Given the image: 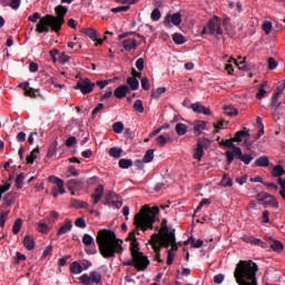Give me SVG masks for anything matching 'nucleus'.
Wrapping results in <instances>:
<instances>
[{"label": "nucleus", "mask_w": 285, "mask_h": 285, "mask_svg": "<svg viewBox=\"0 0 285 285\" xmlns=\"http://www.w3.org/2000/svg\"><path fill=\"white\" fill-rule=\"evenodd\" d=\"M99 253L105 259H111L124 253V240L117 238L111 229H100L96 236Z\"/></svg>", "instance_id": "obj_1"}, {"label": "nucleus", "mask_w": 285, "mask_h": 285, "mask_svg": "<svg viewBox=\"0 0 285 285\" xmlns=\"http://www.w3.org/2000/svg\"><path fill=\"white\" fill-rule=\"evenodd\" d=\"M56 16L46 14L40 19L36 26V32L43 35L48 32H60L66 23V14H68V7L59 4L55 8Z\"/></svg>", "instance_id": "obj_2"}, {"label": "nucleus", "mask_w": 285, "mask_h": 285, "mask_svg": "<svg viewBox=\"0 0 285 285\" xmlns=\"http://www.w3.org/2000/svg\"><path fill=\"white\" fill-rule=\"evenodd\" d=\"M159 215V207L154 206L149 207L148 205H145L141 210L135 215L134 217V225L136 228L129 233L128 239L130 242L137 240V236L139 235V229L146 233L148 228L153 230L155 226L153 224L157 222V216Z\"/></svg>", "instance_id": "obj_3"}, {"label": "nucleus", "mask_w": 285, "mask_h": 285, "mask_svg": "<svg viewBox=\"0 0 285 285\" xmlns=\"http://www.w3.org/2000/svg\"><path fill=\"white\" fill-rule=\"evenodd\" d=\"M257 271L259 267L253 261H239L234 277L238 285H257Z\"/></svg>", "instance_id": "obj_4"}, {"label": "nucleus", "mask_w": 285, "mask_h": 285, "mask_svg": "<svg viewBox=\"0 0 285 285\" xmlns=\"http://www.w3.org/2000/svg\"><path fill=\"white\" fill-rule=\"evenodd\" d=\"M225 157L227 159L228 166H230V164H233V161H235V159L243 161V164H245L246 166H248V164H250V161H253V156L249 154L242 153V148L236 149L235 154H233V151H230V150H227L225 153Z\"/></svg>", "instance_id": "obj_5"}, {"label": "nucleus", "mask_w": 285, "mask_h": 285, "mask_svg": "<svg viewBox=\"0 0 285 285\" xmlns=\"http://www.w3.org/2000/svg\"><path fill=\"white\" fill-rule=\"evenodd\" d=\"M82 285H104L100 272L91 271L89 274H82L79 277Z\"/></svg>", "instance_id": "obj_6"}, {"label": "nucleus", "mask_w": 285, "mask_h": 285, "mask_svg": "<svg viewBox=\"0 0 285 285\" xmlns=\"http://www.w3.org/2000/svg\"><path fill=\"white\" fill-rule=\"evenodd\" d=\"M131 257L134 258L135 268L137 271L144 272L148 268V266H150V259H148V256H145L141 252L131 255Z\"/></svg>", "instance_id": "obj_7"}, {"label": "nucleus", "mask_w": 285, "mask_h": 285, "mask_svg": "<svg viewBox=\"0 0 285 285\" xmlns=\"http://www.w3.org/2000/svg\"><path fill=\"white\" fill-rule=\"evenodd\" d=\"M158 243L163 248H171V253H177L178 246H177V238L175 237V233H171L169 236H164L163 238L158 239Z\"/></svg>", "instance_id": "obj_8"}, {"label": "nucleus", "mask_w": 285, "mask_h": 285, "mask_svg": "<svg viewBox=\"0 0 285 285\" xmlns=\"http://www.w3.org/2000/svg\"><path fill=\"white\" fill-rule=\"evenodd\" d=\"M73 88L75 90H80L82 95H90V92L95 90V82L90 81L88 78H83L80 79Z\"/></svg>", "instance_id": "obj_9"}, {"label": "nucleus", "mask_w": 285, "mask_h": 285, "mask_svg": "<svg viewBox=\"0 0 285 285\" xmlns=\"http://www.w3.org/2000/svg\"><path fill=\"white\" fill-rule=\"evenodd\" d=\"M48 181L51 184H55L56 186L52 188V196L55 198L59 197L60 195L66 194V188H63V179L57 177V176H49Z\"/></svg>", "instance_id": "obj_10"}, {"label": "nucleus", "mask_w": 285, "mask_h": 285, "mask_svg": "<svg viewBox=\"0 0 285 285\" xmlns=\"http://www.w3.org/2000/svg\"><path fill=\"white\" fill-rule=\"evenodd\" d=\"M157 233L153 234L149 240V244L155 253V262H158V264H164V259H161V244H159V240L157 239ZM159 244V245H157Z\"/></svg>", "instance_id": "obj_11"}, {"label": "nucleus", "mask_w": 285, "mask_h": 285, "mask_svg": "<svg viewBox=\"0 0 285 285\" xmlns=\"http://www.w3.org/2000/svg\"><path fill=\"white\" fill-rule=\"evenodd\" d=\"M165 28H173V26H181V14L179 12L168 13L164 19Z\"/></svg>", "instance_id": "obj_12"}, {"label": "nucleus", "mask_w": 285, "mask_h": 285, "mask_svg": "<svg viewBox=\"0 0 285 285\" xmlns=\"http://www.w3.org/2000/svg\"><path fill=\"white\" fill-rule=\"evenodd\" d=\"M175 235V229L168 227V220L163 219L161 228L159 229V234H157V239H164V237H168L170 234Z\"/></svg>", "instance_id": "obj_13"}, {"label": "nucleus", "mask_w": 285, "mask_h": 285, "mask_svg": "<svg viewBox=\"0 0 285 285\" xmlns=\"http://www.w3.org/2000/svg\"><path fill=\"white\" fill-rule=\"evenodd\" d=\"M243 242H245L246 244H253L254 246H261V248H268V244L264 243L259 238H255V236L252 235H244Z\"/></svg>", "instance_id": "obj_14"}, {"label": "nucleus", "mask_w": 285, "mask_h": 285, "mask_svg": "<svg viewBox=\"0 0 285 285\" xmlns=\"http://www.w3.org/2000/svg\"><path fill=\"white\" fill-rule=\"evenodd\" d=\"M190 108L194 112H197L198 115L210 116V108L205 107L204 105H202V102L191 104Z\"/></svg>", "instance_id": "obj_15"}, {"label": "nucleus", "mask_w": 285, "mask_h": 285, "mask_svg": "<svg viewBox=\"0 0 285 285\" xmlns=\"http://www.w3.org/2000/svg\"><path fill=\"white\" fill-rule=\"evenodd\" d=\"M128 92H130V87L121 85L115 89L114 95L117 99H125Z\"/></svg>", "instance_id": "obj_16"}, {"label": "nucleus", "mask_w": 285, "mask_h": 285, "mask_svg": "<svg viewBox=\"0 0 285 285\" xmlns=\"http://www.w3.org/2000/svg\"><path fill=\"white\" fill-rule=\"evenodd\" d=\"M67 187L69 190H81L83 188V180L81 179H69L67 181Z\"/></svg>", "instance_id": "obj_17"}, {"label": "nucleus", "mask_w": 285, "mask_h": 285, "mask_svg": "<svg viewBox=\"0 0 285 285\" xmlns=\"http://www.w3.org/2000/svg\"><path fill=\"white\" fill-rule=\"evenodd\" d=\"M72 230V220L66 219L65 224L59 228L57 233V237H61V235H66V233H70Z\"/></svg>", "instance_id": "obj_18"}, {"label": "nucleus", "mask_w": 285, "mask_h": 285, "mask_svg": "<svg viewBox=\"0 0 285 285\" xmlns=\"http://www.w3.org/2000/svg\"><path fill=\"white\" fill-rule=\"evenodd\" d=\"M91 197L94 199V205L97 206L104 197V185H98L95 189V194Z\"/></svg>", "instance_id": "obj_19"}, {"label": "nucleus", "mask_w": 285, "mask_h": 285, "mask_svg": "<svg viewBox=\"0 0 285 285\" xmlns=\"http://www.w3.org/2000/svg\"><path fill=\"white\" fill-rule=\"evenodd\" d=\"M217 28V23L215 22L214 19H210L208 22H207V26H205L203 28V32L202 35H215V29Z\"/></svg>", "instance_id": "obj_20"}, {"label": "nucleus", "mask_w": 285, "mask_h": 285, "mask_svg": "<svg viewBox=\"0 0 285 285\" xmlns=\"http://www.w3.org/2000/svg\"><path fill=\"white\" fill-rule=\"evenodd\" d=\"M206 121L204 120H196L194 122V132L196 135V137H199V135H202V130H206Z\"/></svg>", "instance_id": "obj_21"}, {"label": "nucleus", "mask_w": 285, "mask_h": 285, "mask_svg": "<svg viewBox=\"0 0 285 285\" xmlns=\"http://www.w3.org/2000/svg\"><path fill=\"white\" fill-rule=\"evenodd\" d=\"M122 48L125 50H137V40L135 38L125 39L122 41Z\"/></svg>", "instance_id": "obj_22"}, {"label": "nucleus", "mask_w": 285, "mask_h": 285, "mask_svg": "<svg viewBox=\"0 0 285 285\" xmlns=\"http://www.w3.org/2000/svg\"><path fill=\"white\" fill-rule=\"evenodd\" d=\"M22 244L27 250H35L36 243L32 236H24Z\"/></svg>", "instance_id": "obj_23"}, {"label": "nucleus", "mask_w": 285, "mask_h": 285, "mask_svg": "<svg viewBox=\"0 0 285 285\" xmlns=\"http://www.w3.org/2000/svg\"><path fill=\"white\" fill-rule=\"evenodd\" d=\"M80 32L89 37L91 41H97V38L99 37V32L92 28L81 29Z\"/></svg>", "instance_id": "obj_24"}, {"label": "nucleus", "mask_w": 285, "mask_h": 285, "mask_svg": "<svg viewBox=\"0 0 285 285\" xmlns=\"http://www.w3.org/2000/svg\"><path fill=\"white\" fill-rule=\"evenodd\" d=\"M255 164L259 168H268V166H271V159H268V156H262L256 159Z\"/></svg>", "instance_id": "obj_25"}, {"label": "nucleus", "mask_w": 285, "mask_h": 285, "mask_svg": "<svg viewBox=\"0 0 285 285\" xmlns=\"http://www.w3.org/2000/svg\"><path fill=\"white\" fill-rule=\"evenodd\" d=\"M203 157H204V144L198 142L197 148L194 151V159H198V161H202Z\"/></svg>", "instance_id": "obj_26"}, {"label": "nucleus", "mask_w": 285, "mask_h": 285, "mask_svg": "<svg viewBox=\"0 0 285 285\" xmlns=\"http://www.w3.org/2000/svg\"><path fill=\"white\" fill-rule=\"evenodd\" d=\"M246 128H244V130H239L235 134L233 141L235 142H242L244 137H250V134L248 131H245Z\"/></svg>", "instance_id": "obj_27"}, {"label": "nucleus", "mask_w": 285, "mask_h": 285, "mask_svg": "<svg viewBox=\"0 0 285 285\" xmlns=\"http://www.w3.org/2000/svg\"><path fill=\"white\" fill-rule=\"evenodd\" d=\"M234 140L233 139H227V140H222L219 142V146H224L225 148H232L233 149V154L235 155V153L237 151V149H239V147H237L235 144H233Z\"/></svg>", "instance_id": "obj_28"}, {"label": "nucleus", "mask_w": 285, "mask_h": 285, "mask_svg": "<svg viewBox=\"0 0 285 285\" xmlns=\"http://www.w3.org/2000/svg\"><path fill=\"white\" fill-rule=\"evenodd\" d=\"M118 166H119V168H121L122 170H128V168H130V166H132V159L121 158V159L118 161Z\"/></svg>", "instance_id": "obj_29"}, {"label": "nucleus", "mask_w": 285, "mask_h": 285, "mask_svg": "<svg viewBox=\"0 0 285 285\" xmlns=\"http://www.w3.org/2000/svg\"><path fill=\"white\" fill-rule=\"evenodd\" d=\"M70 272L75 275H80V273L83 272V267L81 266V264H79V262H73L70 265Z\"/></svg>", "instance_id": "obj_30"}, {"label": "nucleus", "mask_w": 285, "mask_h": 285, "mask_svg": "<svg viewBox=\"0 0 285 285\" xmlns=\"http://www.w3.org/2000/svg\"><path fill=\"white\" fill-rule=\"evenodd\" d=\"M263 204L264 206H272V208H279V203L273 195H269L268 199H266V202H264Z\"/></svg>", "instance_id": "obj_31"}, {"label": "nucleus", "mask_w": 285, "mask_h": 285, "mask_svg": "<svg viewBox=\"0 0 285 285\" xmlns=\"http://www.w3.org/2000/svg\"><path fill=\"white\" fill-rule=\"evenodd\" d=\"M108 199H111V203L116 206V208H121V206H124V203L121 200H117L119 199V196H117V194L115 193H110L108 195Z\"/></svg>", "instance_id": "obj_32"}, {"label": "nucleus", "mask_w": 285, "mask_h": 285, "mask_svg": "<svg viewBox=\"0 0 285 285\" xmlns=\"http://www.w3.org/2000/svg\"><path fill=\"white\" fill-rule=\"evenodd\" d=\"M175 130L177 132V135H179V137L186 135V132H188V127L186 125H184L183 122H178L175 127Z\"/></svg>", "instance_id": "obj_33"}, {"label": "nucleus", "mask_w": 285, "mask_h": 285, "mask_svg": "<svg viewBox=\"0 0 285 285\" xmlns=\"http://www.w3.org/2000/svg\"><path fill=\"white\" fill-rule=\"evenodd\" d=\"M282 175H285L284 166H282V165H276V166L273 168L272 177H282Z\"/></svg>", "instance_id": "obj_34"}, {"label": "nucleus", "mask_w": 285, "mask_h": 285, "mask_svg": "<svg viewBox=\"0 0 285 285\" xmlns=\"http://www.w3.org/2000/svg\"><path fill=\"white\" fill-rule=\"evenodd\" d=\"M121 153H124V149L119 147H112L109 149V155L110 157H114V159H119V157H121Z\"/></svg>", "instance_id": "obj_35"}, {"label": "nucleus", "mask_w": 285, "mask_h": 285, "mask_svg": "<svg viewBox=\"0 0 285 285\" xmlns=\"http://www.w3.org/2000/svg\"><path fill=\"white\" fill-rule=\"evenodd\" d=\"M155 159V149H148L142 158L144 164H150Z\"/></svg>", "instance_id": "obj_36"}, {"label": "nucleus", "mask_w": 285, "mask_h": 285, "mask_svg": "<svg viewBox=\"0 0 285 285\" xmlns=\"http://www.w3.org/2000/svg\"><path fill=\"white\" fill-rule=\"evenodd\" d=\"M130 90H139V80L137 78H127Z\"/></svg>", "instance_id": "obj_37"}, {"label": "nucleus", "mask_w": 285, "mask_h": 285, "mask_svg": "<svg viewBox=\"0 0 285 285\" xmlns=\"http://www.w3.org/2000/svg\"><path fill=\"white\" fill-rule=\"evenodd\" d=\"M39 147H36L29 156H27L26 161L27 164H35V159H37V155H39Z\"/></svg>", "instance_id": "obj_38"}, {"label": "nucleus", "mask_w": 285, "mask_h": 285, "mask_svg": "<svg viewBox=\"0 0 285 285\" xmlns=\"http://www.w3.org/2000/svg\"><path fill=\"white\" fill-rule=\"evenodd\" d=\"M224 112L228 117H233V116L237 117V115H239V111L236 108L232 107V106H225L224 107Z\"/></svg>", "instance_id": "obj_39"}, {"label": "nucleus", "mask_w": 285, "mask_h": 285, "mask_svg": "<svg viewBox=\"0 0 285 285\" xmlns=\"http://www.w3.org/2000/svg\"><path fill=\"white\" fill-rule=\"evenodd\" d=\"M173 41L177 46H183V43L186 41V37H184V35H181V33L176 32L173 35Z\"/></svg>", "instance_id": "obj_40"}, {"label": "nucleus", "mask_w": 285, "mask_h": 285, "mask_svg": "<svg viewBox=\"0 0 285 285\" xmlns=\"http://www.w3.org/2000/svg\"><path fill=\"white\" fill-rule=\"evenodd\" d=\"M220 186L224 188H230L233 186V179L228 177V174H225L220 180Z\"/></svg>", "instance_id": "obj_41"}, {"label": "nucleus", "mask_w": 285, "mask_h": 285, "mask_svg": "<svg viewBox=\"0 0 285 285\" xmlns=\"http://www.w3.org/2000/svg\"><path fill=\"white\" fill-rule=\"evenodd\" d=\"M21 226H23V220L21 218H17L12 227L13 235H19Z\"/></svg>", "instance_id": "obj_42"}, {"label": "nucleus", "mask_w": 285, "mask_h": 285, "mask_svg": "<svg viewBox=\"0 0 285 285\" xmlns=\"http://www.w3.org/2000/svg\"><path fill=\"white\" fill-rule=\"evenodd\" d=\"M38 92H39V89H35V88H32V87H29V88L24 91V96H26V97H30L31 99H37Z\"/></svg>", "instance_id": "obj_43"}, {"label": "nucleus", "mask_w": 285, "mask_h": 285, "mask_svg": "<svg viewBox=\"0 0 285 285\" xmlns=\"http://www.w3.org/2000/svg\"><path fill=\"white\" fill-rule=\"evenodd\" d=\"M82 244L85 246H95V238H92L90 234H85L82 236Z\"/></svg>", "instance_id": "obj_44"}, {"label": "nucleus", "mask_w": 285, "mask_h": 285, "mask_svg": "<svg viewBox=\"0 0 285 285\" xmlns=\"http://www.w3.org/2000/svg\"><path fill=\"white\" fill-rule=\"evenodd\" d=\"M166 92V87H159L156 90L151 91V97L153 99H159V97H161V95H164Z\"/></svg>", "instance_id": "obj_45"}, {"label": "nucleus", "mask_w": 285, "mask_h": 285, "mask_svg": "<svg viewBox=\"0 0 285 285\" xmlns=\"http://www.w3.org/2000/svg\"><path fill=\"white\" fill-rule=\"evenodd\" d=\"M269 246L276 253L282 252V249L284 248V244H282V242H279V240H273Z\"/></svg>", "instance_id": "obj_46"}, {"label": "nucleus", "mask_w": 285, "mask_h": 285, "mask_svg": "<svg viewBox=\"0 0 285 285\" xmlns=\"http://www.w3.org/2000/svg\"><path fill=\"white\" fill-rule=\"evenodd\" d=\"M134 110L139 112L140 115L144 114V101L141 99H137L134 104Z\"/></svg>", "instance_id": "obj_47"}, {"label": "nucleus", "mask_w": 285, "mask_h": 285, "mask_svg": "<svg viewBox=\"0 0 285 285\" xmlns=\"http://www.w3.org/2000/svg\"><path fill=\"white\" fill-rule=\"evenodd\" d=\"M271 104L275 110H278L279 106H282V102H279V94H273Z\"/></svg>", "instance_id": "obj_48"}, {"label": "nucleus", "mask_w": 285, "mask_h": 285, "mask_svg": "<svg viewBox=\"0 0 285 285\" xmlns=\"http://www.w3.org/2000/svg\"><path fill=\"white\" fill-rule=\"evenodd\" d=\"M112 130L116 135H121L124 132V122L118 121L112 125Z\"/></svg>", "instance_id": "obj_49"}, {"label": "nucleus", "mask_w": 285, "mask_h": 285, "mask_svg": "<svg viewBox=\"0 0 285 285\" xmlns=\"http://www.w3.org/2000/svg\"><path fill=\"white\" fill-rule=\"evenodd\" d=\"M10 215V210L1 212L0 214V226L6 228V222H8V216Z\"/></svg>", "instance_id": "obj_50"}, {"label": "nucleus", "mask_w": 285, "mask_h": 285, "mask_svg": "<svg viewBox=\"0 0 285 285\" xmlns=\"http://www.w3.org/2000/svg\"><path fill=\"white\" fill-rule=\"evenodd\" d=\"M71 206L73 208H88V203L81 202V200H77V199H72L71 200Z\"/></svg>", "instance_id": "obj_51"}, {"label": "nucleus", "mask_w": 285, "mask_h": 285, "mask_svg": "<svg viewBox=\"0 0 285 285\" xmlns=\"http://www.w3.org/2000/svg\"><path fill=\"white\" fill-rule=\"evenodd\" d=\"M3 199L7 206H12V204H14V202L17 200L13 193L7 194Z\"/></svg>", "instance_id": "obj_52"}, {"label": "nucleus", "mask_w": 285, "mask_h": 285, "mask_svg": "<svg viewBox=\"0 0 285 285\" xmlns=\"http://www.w3.org/2000/svg\"><path fill=\"white\" fill-rule=\"evenodd\" d=\"M130 253H131V256L135 254L137 255V254L141 253V252H139V242H137V239L131 240Z\"/></svg>", "instance_id": "obj_53"}, {"label": "nucleus", "mask_w": 285, "mask_h": 285, "mask_svg": "<svg viewBox=\"0 0 285 285\" xmlns=\"http://www.w3.org/2000/svg\"><path fill=\"white\" fill-rule=\"evenodd\" d=\"M57 146H58V142L55 141L53 144L50 145L49 147V150L47 153V157H55V155H57Z\"/></svg>", "instance_id": "obj_54"}, {"label": "nucleus", "mask_w": 285, "mask_h": 285, "mask_svg": "<svg viewBox=\"0 0 285 285\" xmlns=\"http://www.w3.org/2000/svg\"><path fill=\"white\" fill-rule=\"evenodd\" d=\"M128 10H130V6H120V7H116L111 9V12H114L115 14H117L118 12H128Z\"/></svg>", "instance_id": "obj_55"}, {"label": "nucleus", "mask_w": 285, "mask_h": 285, "mask_svg": "<svg viewBox=\"0 0 285 285\" xmlns=\"http://www.w3.org/2000/svg\"><path fill=\"white\" fill-rule=\"evenodd\" d=\"M159 19H161V11L158 8H156L151 11V20L159 21Z\"/></svg>", "instance_id": "obj_56"}, {"label": "nucleus", "mask_w": 285, "mask_h": 285, "mask_svg": "<svg viewBox=\"0 0 285 285\" xmlns=\"http://www.w3.org/2000/svg\"><path fill=\"white\" fill-rule=\"evenodd\" d=\"M23 179H26V176H23V174H20L17 176L16 178V186L18 189L23 188Z\"/></svg>", "instance_id": "obj_57"}, {"label": "nucleus", "mask_w": 285, "mask_h": 285, "mask_svg": "<svg viewBox=\"0 0 285 285\" xmlns=\"http://www.w3.org/2000/svg\"><path fill=\"white\" fill-rule=\"evenodd\" d=\"M140 83H141L142 90H150V80L148 79V77L141 78Z\"/></svg>", "instance_id": "obj_58"}, {"label": "nucleus", "mask_w": 285, "mask_h": 285, "mask_svg": "<svg viewBox=\"0 0 285 285\" xmlns=\"http://www.w3.org/2000/svg\"><path fill=\"white\" fill-rule=\"evenodd\" d=\"M156 141L160 146V148H164V146L168 144V138H166L164 135H160L156 138Z\"/></svg>", "instance_id": "obj_59"}, {"label": "nucleus", "mask_w": 285, "mask_h": 285, "mask_svg": "<svg viewBox=\"0 0 285 285\" xmlns=\"http://www.w3.org/2000/svg\"><path fill=\"white\" fill-rule=\"evenodd\" d=\"M263 30H264L265 35H271V30H273V22L265 21L263 23Z\"/></svg>", "instance_id": "obj_60"}, {"label": "nucleus", "mask_w": 285, "mask_h": 285, "mask_svg": "<svg viewBox=\"0 0 285 285\" xmlns=\"http://www.w3.org/2000/svg\"><path fill=\"white\" fill-rule=\"evenodd\" d=\"M269 197H271V194L266 191H262L256 195L257 202H266V199H268Z\"/></svg>", "instance_id": "obj_61"}, {"label": "nucleus", "mask_w": 285, "mask_h": 285, "mask_svg": "<svg viewBox=\"0 0 285 285\" xmlns=\"http://www.w3.org/2000/svg\"><path fill=\"white\" fill-rule=\"evenodd\" d=\"M75 226H77V228H86V219H83V217H79L75 220Z\"/></svg>", "instance_id": "obj_62"}, {"label": "nucleus", "mask_w": 285, "mask_h": 285, "mask_svg": "<svg viewBox=\"0 0 285 285\" xmlns=\"http://www.w3.org/2000/svg\"><path fill=\"white\" fill-rule=\"evenodd\" d=\"M267 63H268V68H269V70H275V68H277V62H276V60H275V58H273V57H269L268 59H267Z\"/></svg>", "instance_id": "obj_63"}, {"label": "nucleus", "mask_w": 285, "mask_h": 285, "mask_svg": "<svg viewBox=\"0 0 285 285\" xmlns=\"http://www.w3.org/2000/svg\"><path fill=\"white\" fill-rule=\"evenodd\" d=\"M58 61L61 65L68 63V61H70V57H68L66 53L62 52V53L59 55Z\"/></svg>", "instance_id": "obj_64"}]
</instances>
